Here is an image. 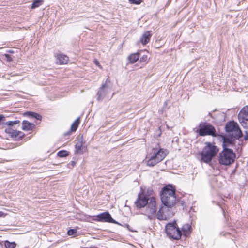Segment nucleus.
Instances as JSON below:
<instances>
[{
  "mask_svg": "<svg viewBox=\"0 0 248 248\" xmlns=\"http://www.w3.org/2000/svg\"><path fill=\"white\" fill-rule=\"evenodd\" d=\"M58 156L60 157H64L68 155V152L66 151H59L58 154Z\"/></svg>",
  "mask_w": 248,
  "mask_h": 248,
  "instance_id": "nucleus-25",
  "label": "nucleus"
},
{
  "mask_svg": "<svg viewBox=\"0 0 248 248\" xmlns=\"http://www.w3.org/2000/svg\"><path fill=\"white\" fill-rule=\"evenodd\" d=\"M167 151L163 149L153 148L152 151L147 155V165L153 167L158 163L161 161L166 156Z\"/></svg>",
  "mask_w": 248,
  "mask_h": 248,
  "instance_id": "nucleus-2",
  "label": "nucleus"
},
{
  "mask_svg": "<svg viewBox=\"0 0 248 248\" xmlns=\"http://www.w3.org/2000/svg\"><path fill=\"white\" fill-rule=\"evenodd\" d=\"M43 3V0H35L31 5V8L34 9L35 8L41 6Z\"/></svg>",
  "mask_w": 248,
  "mask_h": 248,
  "instance_id": "nucleus-20",
  "label": "nucleus"
},
{
  "mask_svg": "<svg viewBox=\"0 0 248 248\" xmlns=\"http://www.w3.org/2000/svg\"><path fill=\"white\" fill-rule=\"evenodd\" d=\"M176 224V223L167 224L166 226V232L170 238L178 240L181 237L182 232Z\"/></svg>",
  "mask_w": 248,
  "mask_h": 248,
  "instance_id": "nucleus-7",
  "label": "nucleus"
},
{
  "mask_svg": "<svg viewBox=\"0 0 248 248\" xmlns=\"http://www.w3.org/2000/svg\"><path fill=\"white\" fill-rule=\"evenodd\" d=\"M6 214L2 211H0V217H4Z\"/></svg>",
  "mask_w": 248,
  "mask_h": 248,
  "instance_id": "nucleus-32",
  "label": "nucleus"
},
{
  "mask_svg": "<svg viewBox=\"0 0 248 248\" xmlns=\"http://www.w3.org/2000/svg\"><path fill=\"white\" fill-rule=\"evenodd\" d=\"M77 232V230L76 229H71L68 231L67 234L68 235H74Z\"/></svg>",
  "mask_w": 248,
  "mask_h": 248,
  "instance_id": "nucleus-26",
  "label": "nucleus"
},
{
  "mask_svg": "<svg viewBox=\"0 0 248 248\" xmlns=\"http://www.w3.org/2000/svg\"><path fill=\"white\" fill-rule=\"evenodd\" d=\"M235 154L232 150L224 147L223 150L220 154L219 162L224 165H230L233 163L235 158Z\"/></svg>",
  "mask_w": 248,
  "mask_h": 248,
  "instance_id": "nucleus-4",
  "label": "nucleus"
},
{
  "mask_svg": "<svg viewBox=\"0 0 248 248\" xmlns=\"http://www.w3.org/2000/svg\"><path fill=\"white\" fill-rule=\"evenodd\" d=\"M139 53H136L134 54H132L130 55L128 57V60L131 63H134L139 59Z\"/></svg>",
  "mask_w": 248,
  "mask_h": 248,
  "instance_id": "nucleus-18",
  "label": "nucleus"
},
{
  "mask_svg": "<svg viewBox=\"0 0 248 248\" xmlns=\"http://www.w3.org/2000/svg\"><path fill=\"white\" fill-rule=\"evenodd\" d=\"M232 140L229 139L227 138H224L223 139V149L224 148V147H227V146H228L229 144H232Z\"/></svg>",
  "mask_w": 248,
  "mask_h": 248,
  "instance_id": "nucleus-22",
  "label": "nucleus"
},
{
  "mask_svg": "<svg viewBox=\"0 0 248 248\" xmlns=\"http://www.w3.org/2000/svg\"><path fill=\"white\" fill-rule=\"evenodd\" d=\"M197 131L199 134L202 136L210 135L213 137H217V135L215 127L209 123H201L199 124Z\"/></svg>",
  "mask_w": 248,
  "mask_h": 248,
  "instance_id": "nucleus-6",
  "label": "nucleus"
},
{
  "mask_svg": "<svg viewBox=\"0 0 248 248\" xmlns=\"http://www.w3.org/2000/svg\"><path fill=\"white\" fill-rule=\"evenodd\" d=\"M79 122L80 118L78 117L73 123L71 127V130L72 131H75L77 129Z\"/></svg>",
  "mask_w": 248,
  "mask_h": 248,
  "instance_id": "nucleus-19",
  "label": "nucleus"
},
{
  "mask_svg": "<svg viewBox=\"0 0 248 248\" xmlns=\"http://www.w3.org/2000/svg\"><path fill=\"white\" fill-rule=\"evenodd\" d=\"M95 63L96 65H97L99 66V62H98L97 61H96V60H95Z\"/></svg>",
  "mask_w": 248,
  "mask_h": 248,
  "instance_id": "nucleus-34",
  "label": "nucleus"
},
{
  "mask_svg": "<svg viewBox=\"0 0 248 248\" xmlns=\"http://www.w3.org/2000/svg\"><path fill=\"white\" fill-rule=\"evenodd\" d=\"M226 234H229V233H228V232H227V233H226Z\"/></svg>",
  "mask_w": 248,
  "mask_h": 248,
  "instance_id": "nucleus-36",
  "label": "nucleus"
},
{
  "mask_svg": "<svg viewBox=\"0 0 248 248\" xmlns=\"http://www.w3.org/2000/svg\"><path fill=\"white\" fill-rule=\"evenodd\" d=\"M218 148L214 144L206 142V146L203 148L202 153V160L206 163L211 162L217 152Z\"/></svg>",
  "mask_w": 248,
  "mask_h": 248,
  "instance_id": "nucleus-3",
  "label": "nucleus"
},
{
  "mask_svg": "<svg viewBox=\"0 0 248 248\" xmlns=\"http://www.w3.org/2000/svg\"><path fill=\"white\" fill-rule=\"evenodd\" d=\"M163 206L172 208L176 203L175 189L170 185L164 187L160 195Z\"/></svg>",
  "mask_w": 248,
  "mask_h": 248,
  "instance_id": "nucleus-1",
  "label": "nucleus"
},
{
  "mask_svg": "<svg viewBox=\"0 0 248 248\" xmlns=\"http://www.w3.org/2000/svg\"><path fill=\"white\" fill-rule=\"evenodd\" d=\"M57 63H59L60 64H64L67 62L68 61V57L63 54H58L57 55Z\"/></svg>",
  "mask_w": 248,
  "mask_h": 248,
  "instance_id": "nucleus-16",
  "label": "nucleus"
},
{
  "mask_svg": "<svg viewBox=\"0 0 248 248\" xmlns=\"http://www.w3.org/2000/svg\"><path fill=\"white\" fill-rule=\"evenodd\" d=\"M9 52H10V53H13V52L12 51H11V50L9 51Z\"/></svg>",
  "mask_w": 248,
  "mask_h": 248,
  "instance_id": "nucleus-35",
  "label": "nucleus"
},
{
  "mask_svg": "<svg viewBox=\"0 0 248 248\" xmlns=\"http://www.w3.org/2000/svg\"><path fill=\"white\" fill-rule=\"evenodd\" d=\"M35 126V125L27 121H23L22 122V129L25 131L32 130Z\"/></svg>",
  "mask_w": 248,
  "mask_h": 248,
  "instance_id": "nucleus-15",
  "label": "nucleus"
},
{
  "mask_svg": "<svg viewBox=\"0 0 248 248\" xmlns=\"http://www.w3.org/2000/svg\"><path fill=\"white\" fill-rule=\"evenodd\" d=\"M24 115L31 118H35L37 120H41V116L38 113H34L32 112H26L24 113Z\"/></svg>",
  "mask_w": 248,
  "mask_h": 248,
  "instance_id": "nucleus-17",
  "label": "nucleus"
},
{
  "mask_svg": "<svg viewBox=\"0 0 248 248\" xmlns=\"http://www.w3.org/2000/svg\"><path fill=\"white\" fill-rule=\"evenodd\" d=\"M191 229H192V228H191V226H188L187 225V231H186V232H187V236H188V234H189L191 232Z\"/></svg>",
  "mask_w": 248,
  "mask_h": 248,
  "instance_id": "nucleus-31",
  "label": "nucleus"
},
{
  "mask_svg": "<svg viewBox=\"0 0 248 248\" xmlns=\"http://www.w3.org/2000/svg\"><path fill=\"white\" fill-rule=\"evenodd\" d=\"M13 131H14V129H13L11 128H6L5 130V132L10 134L11 135V136H12Z\"/></svg>",
  "mask_w": 248,
  "mask_h": 248,
  "instance_id": "nucleus-29",
  "label": "nucleus"
},
{
  "mask_svg": "<svg viewBox=\"0 0 248 248\" xmlns=\"http://www.w3.org/2000/svg\"><path fill=\"white\" fill-rule=\"evenodd\" d=\"M97 220L100 222H111L116 223L111 217L110 214L108 212H105L96 216Z\"/></svg>",
  "mask_w": 248,
  "mask_h": 248,
  "instance_id": "nucleus-12",
  "label": "nucleus"
},
{
  "mask_svg": "<svg viewBox=\"0 0 248 248\" xmlns=\"http://www.w3.org/2000/svg\"><path fill=\"white\" fill-rule=\"evenodd\" d=\"M244 139L245 140H248V133L246 132V135L245 136Z\"/></svg>",
  "mask_w": 248,
  "mask_h": 248,
  "instance_id": "nucleus-33",
  "label": "nucleus"
},
{
  "mask_svg": "<svg viewBox=\"0 0 248 248\" xmlns=\"http://www.w3.org/2000/svg\"><path fill=\"white\" fill-rule=\"evenodd\" d=\"M23 136L22 132L16 130H14L13 133L12 134L11 137L12 138H17L18 137H21Z\"/></svg>",
  "mask_w": 248,
  "mask_h": 248,
  "instance_id": "nucleus-24",
  "label": "nucleus"
},
{
  "mask_svg": "<svg viewBox=\"0 0 248 248\" xmlns=\"http://www.w3.org/2000/svg\"><path fill=\"white\" fill-rule=\"evenodd\" d=\"M5 247L6 248H15L16 244L15 242H10L8 241H6L4 243Z\"/></svg>",
  "mask_w": 248,
  "mask_h": 248,
  "instance_id": "nucleus-21",
  "label": "nucleus"
},
{
  "mask_svg": "<svg viewBox=\"0 0 248 248\" xmlns=\"http://www.w3.org/2000/svg\"><path fill=\"white\" fill-rule=\"evenodd\" d=\"M173 215L172 208L162 206L158 211L157 218L160 220H166L169 219Z\"/></svg>",
  "mask_w": 248,
  "mask_h": 248,
  "instance_id": "nucleus-8",
  "label": "nucleus"
},
{
  "mask_svg": "<svg viewBox=\"0 0 248 248\" xmlns=\"http://www.w3.org/2000/svg\"><path fill=\"white\" fill-rule=\"evenodd\" d=\"M238 119L244 127H248V105L241 109L238 114Z\"/></svg>",
  "mask_w": 248,
  "mask_h": 248,
  "instance_id": "nucleus-10",
  "label": "nucleus"
},
{
  "mask_svg": "<svg viewBox=\"0 0 248 248\" xmlns=\"http://www.w3.org/2000/svg\"><path fill=\"white\" fill-rule=\"evenodd\" d=\"M149 202V198L142 194H140L138 195V198L135 202V204L138 208H141L146 205Z\"/></svg>",
  "mask_w": 248,
  "mask_h": 248,
  "instance_id": "nucleus-13",
  "label": "nucleus"
},
{
  "mask_svg": "<svg viewBox=\"0 0 248 248\" xmlns=\"http://www.w3.org/2000/svg\"><path fill=\"white\" fill-rule=\"evenodd\" d=\"M152 36V33L151 31H148L145 32L140 38V42L144 45L147 44L150 41Z\"/></svg>",
  "mask_w": 248,
  "mask_h": 248,
  "instance_id": "nucleus-14",
  "label": "nucleus"
},
{
  "mask_svg": "<svg viewBox=\"0 0 248 248\" xmlns=\"http://www.w3.org/2000/svg\"><path fill=\"white\" fill-rule=\"evenodd\" d=\"M129 2L132 4H140L141 3L140 0H129Z\"/></svg>",
  "mask_w": 248,
  "mask_h": 248,
  "instance_id": "nucleus-30",
  "label": "nucleus"
},
{
  "mask_svg": "<svg viewBox=\"0 0 248 248\" xmlns=\"http://www.w3.org/2000/svg\"><path fill=\"white\" fill-rule=\"evenodd\" d=\"M156 202L155 198L151 197L149 198V202L146 205L145 215L151 218L155 214L156 211Z\"/></svg>",
  "mask_w": 248,
  "mask_h": 248,
  "instance_id": "nucleus-9",
  "label": "nucleus"
},
{
  "mask_svg": "<svg viewBox=\"0 0 248 248\" xmlns=\"http://www.w3.org/2000/svg\"><path fill=\"white\" fill-rule=\"evenodd\" d=\"M19 123V121H8L6 123V124L9 126H13V125L17 124Z\"/></svg>",
  "mask_w": 248,
  "mask_h": 248,
  "instance_id": "nucleus-27",
  "label": "nucleus"
},
{
  "mask_svg": "<svg viewBox=\"0 0 248 248\" xmlns=\"http://www.w3.org/2000/svg\"><path fill=\"white\" fill-rule=\"evenodd\" d=\"M107 79L106 83L99 89L97 94V99L99 101L103 100L111 92V87L107 84Z\"/></svg>",
  "mask_w": 248,
  "mask_h": 248,
  "instance_id": "nucleus-11",
  "label": "nucleus"
},
{
  "mask_svg": "<svg viewBox=\"0 0 248 248\" xmlns=\"http://www.w3.org/2000/svg\"><path fill=\"white\" fill-rule=\"evenodd\" d=\"M225 129L232 138L239 139L242 137V132L236 122L234 121L228 122L225 126Z\"/></svg>",
  "mask_w": 248,
  "mask_h": 248,
  "instance_id": "nucleus-5",
  "label": "nucleus"
},
{
  "mask_svg": "<svg viewBox=\"0 0 248 248\" xmlns=\"http://www.w3.org/2000/svg\"><path fill=\"white\" fill-rule=\"evenodd\" d=\"M76 151L78 153L81 154L83 153L82 149H83L82 144L81 142H78L76 145Z\"/></svg>",
  "mask_w": 248,
  "mask_h": 248,
  "instance_id": "nucleus-23",
  "label": "nucleus"
},
{
  "mask_svg": "<svg viewBox=\"0 0 248 248\" xmlns=\"http://www.w3.org/2000/svg\"><path fill=\"white\" fill-rule=\"evenodd\" d=\"M5 58L6 59V60L8 62H11L13 61V58L10 55L8 54H5L4 55Z\"/></svg>",
  "mask_w": 248,
  "mask_h": 248,
  "instance_id": "nucleus-28",
  "label": "nucleus"
}]
</instances>
